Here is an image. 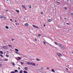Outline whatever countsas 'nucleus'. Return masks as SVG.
I'll list each match as a JSON object with an SVG mask.
<instances>
[{
    "label": "nucleus",
    "instance_id": "nucleus-15",
    "mask_svg": "<svg viewBox=\"0 0 73 73\" xmlns=\"http://www.w3.org/2000/svg\"><path fill=\"white\" fill-rule=\"evenodd\" d=\"M48 21H49V22H51V21H52V20L51 19H48Z\"/></svg>",
    "mask_w": 73,
    "mask_h": 73
},
{
    "label": "nucleus",
    "instance_id": "nucleus-31",
    "mask_svg": "<svg viewBox=\"0 0 73 73\" xmlns=\"http://www.w3.org/2000/svg\"><path fill=\"white\" fill-rule=\"evenodd\" d=\"M66 24H67V25H70V23H66Z\"/></svg>",
    "mask_w": 73,
    "mask_h": 73
},
{
    "label": "nucleus",
    "instance_id": "nucleus-44",
    "mask_svg": "<svg viewBox=\"0 0 73 73\" xmlns=\"http://www.w3.org/2000/svg\"><path fill=\"white\" fill-rule=\"evenodd\" d=\"M71 15H72V16H73V13H72Z\"/></svg>",
    "mask_w": 73,
    "mask_h": 73
},
{
    "label": "nucleus",
    "instance_id": "nucleus-29",
    "mask_svg": "<svg viewBox=\"0 0 73 73\" xmlns=\"http://www.w3.org/2000/svg\"><path fill=\"white\" fill-rule=\"evenodd\" d=\"M11 73H15V72L14 71H12L11 72Z\"/></svg>",
    "mask_w": 73,
    "mask_h": 73
},
{
    "label": "nucleus",
    "instance_id": "nucleus-6",
    "mask_svg": "<svg viewBox=\"0 0 73 73\" xmlns=\"http://www.w3.org/2000/svg\"><path fill=\"white\" fill-rule=\"evenodd\" d=\"M1 19H7V17L2 16Z\"/></svg>",
    "mask_w": 73,
    "mask_h": 73
},
{
    "label": "nucleus",
    "instance_id": "nucleus-40",
    "mask_svg": "<svg viewBox=\"0 0 73 73\" xmlns=\"http://www.w3.org/2000/svg\"><path fill=\"white\" fill-rule=\"evenodd\" d=\"M6 12H8V10H6Z\"/></svg>",
    "mask_w": 73,
    "mask_h": 73
},
{
    "label": "nucleus",
    "instance_id": "nucleus-24",
    "mask_svg": "<svg viewBox=\"0 0 73 73\" xmlns=\"http://www.w3.org/2000/svg\"><path fill=\"white\" fill-rule=\"evenodd\" d=\"M64 9L66 10H67V9H67V8H66V7H64Z\"/></svg>",
    "mask_w": 73,
    "mask_h": 73
},
{
    "label": "nucleus",
    "instance_id": "nucleus-53",
    "mask_svg": "<svg viewBox=\"0 0 73 73\" xmlns=\"http://www.w3.org/2000/svg\"><path fill=\"white\" fill-rule=\"evenodd\" d=\"M15 22H17V21L15 20Z\"/></svg>",
    "mask_w": 73,
    "mask_h": 73
},
{
    "label": "nucleus",
    "instance_id": "nucleus-51",
    "mask_svg": "<svg viewBox=\"0 0 73 73\" xmlns=\"http://www.w3.org/2000/svg\"><path fill=\"white\" fill-rule=\"evenodd\" d=\"M24 20H25V18H24Z\"/></svg>",
    "mask_w": 73,
    "mask_h": 73
},
{
    "label": "nucleus",
    "instance_id": "nucleus-39",
    "mask_svg": "<svg viewBox=\"0 0 73 73\" xmlns=\"http://www.w3.org/2000/svg\"><path fill=\"white\" fill-rule=\"evenodd\" d=\"M57 3H58V4H60V2H57Z\"/></svg>",
    "mask_w": 73,
    "mask_h": 73
},
{
    "label": "nucleus",
    "instance_id": "nucleus-3",
    "mask_svg": "<svg viewBox=\"0 0 73 73\" xmlns=\"http://www.w3.org/2000/svg\"><path fill=\"white\" fill-rule=\"evenodd\" d=\"M3 48L5 49H7L8 48H7V46H3Z\"/></svg>",
    "mask_w": 73,
    "mask_h": 73
},
{
    "label": "nucleus",
    "instance_id": "nucleus-19",
    "mask_svg": "<svg viewBox=\"0 0 73 73\" xmlns=\"http://www.w3.org/2000/svg\"><path fill=\"white\" fill-rule=\"evenodd\" d=\"M38 37H40L41 36V34H38Z\"/></svg>",
    "mask_w": 73,
    "mask_h": 73
},
{
    "label": "nucleus",
    "instance_id": "nucleus-11",
    "mask_svg": "<svg viewBox=\"0 0 73 73\" xmlns=\"http://www.w3.org/2000/svg\"><path fill=\"white\" fill-rule=\"evenodd\" d=\"M52 70V72H54V73H55V71H54V69H52L51 70Z\"/></svg>",
    "mask_w": 73,
    "mask_h": 73
},
{
    "label": "nucleus",
    "instance_id": "nucleus-32",
    "mask_svg": "<svg viewBox=\"0 0 73 73\" xmlns=\"http://www.w3.org/2000/svg\"><path fill=\"white\" fill-rule=\"evenodd\" d=\"M11 40H12V41H13L15 40V39H12Z\"/></svg>",
    "mask_w": 73,
    "mask_h": 73
},
{
    "label": "nucleus",
    "instance_id": "nucleus-28",
    "mask_svg": "<svg viewBox=\"0 0 73 73\" xmlns=\"http://www.w3.org/2000/svg\"><path fill=\"white\" fill-rule=\"evenodd\" d=\"M43 44H44V45L46 44V43H45V42H44V41L43 42Z\"/></svg>",
    "mask_w": 73,
    "mask_h": 73
},
{
    "label": "nucleus",
    "instance_id": "nucleus-37",
    "mask_svg": "<svg viewBox=\"0 0 73 73\" xmlns=\"http://www.w3.org/2000/svg\"><path fill=\"white\" fill-rule=\"evenodd\" d=\"M2 66V64H0V67H1Z\"/></svg>",
    "mask_w": 73,
    "mask_h": 73
},
{
    "label": "nucleus",
    "instance_id": "nucleus-49",
    "mask_svg": "<svg viewBox=\"0 0 73 73\" xmlns=\"http://www.w3.org/2000/svg\"><path fill=\"white\" fill-rule=\"evenodd\" d=\"M19 69H20V67L18 68Z\"/></svg>",
    "mask_w": 73,
    "mask_h": 73
},
{
    "label": "nucleus",
    "instance_id": "nucleus-25",
    "mask_svg": "<svg viewBox=\"0 0 73 73\" xmlns=\"http://www.w3.org/2000/svg\"><path fill=\"white\" fill-rule=\"evenodd\" d=\"M23 73V70H21L20 71V73Z\"/></svg>",
    "mask_w": 73,
    "mask_h": 73
},
{
    "label": "nucleus",
    "instance_id": "nucleus-58",
    "mask_svg": "<svg viewBox=\"0 0 73 73\" xmlns=\"http://www.w3.org/2000/svg\"><path fill=\"white\" fill-rule=\"evenodd\" d=\"M7 0V1H8V0Z\"/></svg>",
    "mask_w": 73,
    "mask_h": 73
},
{
    "label": "nucleus",
    "instance_id": "nucleus-18",
    "mask_svg": "<svg viewBox=\"0 0 73 73\" xmlns=\"http://www.w3.org/2000/svg\"><path fill=\"white\" fill-rule=\"evenodd\" d=\"M16 11L17 12V13H19V11L18 10H16Z\"/></svg>",
    "mask_w": 73,
    "mask_h": 73
},
{
    "label": "nucleus",
    "instance_id": "nucleus-22",
    "mask_svg": "<svg viewBox=\"0 0 73 73\" xmlns=\"http://www.w3.org/2000/svg\"><path fill=\"white\" fill-rule=\"evenodd\" d=\"M4 61H8V59H5L4 60Z\"/></svg>",
    "mask_w": 73,
    "mask_h": 73
},
{
    "label": "nucleus",
    "instance_id": "nucleus-38",
    "mask_svg": "<svg viewBox=\"0 0 73 73\" xmlns=\"http://www.w3.org/2000/svg\"><path fill=\"white\" fill-rule=\"evenodd\" d=\"M35 41H37V39H35Z\"/></svg>",
    "mask_w": 73,
    "mask_h": 73
},
{
    "label": "nucleus",
    "instance_id": "nucleus-43",
    "mask_svg": "<svg viewBox=\"0 0 73 73\" xmlns=\"http://www.w3.org/2000/svg\"><path fill=\"white\" fill-rule=\"evenodd\" d=\"M0 56H1V57H3V56L2 55H1Z\"/></svg>",
    "mask_w": 73,
    "mask_h": 73
},
{
    "label": "nucleus",
    "instance_id": "nucleus-54",
    "mask_svg": "<svg viewBox=\"0 0 73 73\" xmlns=\"http://www.w3.org/2000/svg\"><path fill=\"white\" fill-rule=\"evenodd\" d=\"M10 21H12V19H10Z\"/></svg>",
    "mask_w": 73,
    "mask_h": 73
},
{
    "label": "nucleus",
    "instance_id": "nucleus-41",
    "mask_svg": "<svg viewBox=\"0 0 73 73\" xmlns=\"http://www.w3.org/2000/svg\"><path fill=\"white\" fill-rule=\"evenodd\" d=\"M41 15L43 14V12H41Z\"/></svg>",
    "mask_w": 73,
    "mask_h": 73
},
{
    "label": "nucleus",
    "instance_id": "nucleus-4",
    "mask_svg": "<svg viewBox=\"0 0 73 73\" xmlns=\"http://www.w3.org/2000/svg\"><path fill=\"white\" fill-rule=\"evenodd\" d=\"M33 27L34 28H38V26H35L34 25H33Z\"/></svg>",
    "mask_w": 73,
    "mask_h": 73
},
{
    "label": "nucleus",
    "instance_id": "nucleus-8",
    "mask_svg": "<svg viewBox=\"0 0 73 73\" xmlns=\"http://www.w3.org/2000/svg\"><path fill=\"white\" fill-rule=\"evenodd\" d=\"M24 69L26 70H27L28 69V67H26L24 68Z\"/></svg>",
    "mask_w": 73,
    "mask_h": 73
},
{
    "label": "nucleus",
    "instance_id": "nucleus-35",
    "mask_svg": "<svg viewBox=\"0 0 73 73\" xmlns=\"http://www.w3.org/2000/svg\"><path fill=\"white\" fill-rule=\"evenodd\" d=\"M16 60H19V58H16Z\"/></svg>",
    "mask_w": 73,
    "mask_h": 73
},
{
    "label": "nucleus",
    "instance_id": "nucleus-59",
    "mask_svg": "<svg viewBox=\"0 0 73 73\" xmlns=\"http://www.w3.org/2000/svg\"><path fill=\"white\" fill-rule=\"evenodd\" d=\"M12 22H13V21H12Z\"/></svg>",
    "mask_w": 73,
    "mask_h": 73
},
{
    "label": "nucleus",
    "instance_id": "nucleus-5",
    "mask_svg": "<svg viewBox=\"0 0 73 73\" xmlns=\"http://www.w3.org/2000/svg\"><path fill=\"white\" fill-rule=\"evenodd\" d=\"M31 65H33V66H35L36 65L33 62H31Z\"/></svg>",
    "mask_w": 73,
    "mask_h": 73
},
{
    "label": "nucleus",
    "instance_id": "nucleus-42",
    "mask_svg": "<svg viewBox=\"0 0 73 73\" xmlns=\"http://www.w3.org/2000/svg\"><path fill=\"white\" fill-rule=\"evenodd\" d=\"M31 7H32V6H30V8H31Z\"/></svg>",
    "mask_w": 73,
    "mask_h": 73
},
{
    "label": "nucleus",
    "instance_id": "nucleus-57",
    "mask_svg": "<svg viewBox=\"0 0 73 73\" xmlns=\"http://www.w3.org/2000/svg\"><path fill=\"white\" fill-rule=\"evenodd\" d=\"M15 19H17V18H16V17L15 18Z\"/></svg>",
    "mask_w": 73,
    "mask_h": 73
},
{
    "label": "nucleus",
    "instance_id": "nucleus-13",
    "mask_svg": "<svg viewBox=\"0 0 73 73\" xmlns=\"http://www.w3.org/2000/svg\"><path fill=\"white\" fill-rule=\"evenodd\" d=\"M1 54H3V51H0Z\"/></svg>",
    "mask_w": 73,
    "mask_h": 73
},
{
    "label": "nucleus",
    "instance_id": "nucleus-45",
    "mask_svg": "<svg viewBox=\"0 0 73 73\" xmlns=\"http://www.w3.org/2000/svg\"><path fill=\"white\" fill-rule=\"evenodd\" d=\"M1 16H2L0 15V18H1Z\"/></svg>",
    "mask_w": 73,
    "mask_h": 73
},
{
    "label": "nucleus",
    "instance_id": "nucleus-12",
    "mask_svg": "<svg viewBox=\"0 0 73 73\" xmlns=\"http://www.w3.org/2000/svg\"><path fill=\"white\" fill-rule=\"evenodd\" d=\"M36 61H41V60L38 59V58H36Z\"/></svg>",
    "mask_w": 73,
    "mask_h": 73
},
{
    "label": "nucleus",
    "instance_id": "nucleus-10",
    "mask_svg": "<svg viewBox=\"0 0 73 73\" xmlns=\"http://www.w3.org/2000/svg\"><path fill=\"white\" fill-rule=\"evenodd\" d=\"M15 51H16V52H19V50H18V49H17V48H15Z\"/></svg>",
    "mask_w": 73,
    "mask_h": 73
},
{
    "label": "nucleus",
    "instance_id": "nucleus-33",
    "mask_svg": "<svg viewBox=\"0 0 73 73\" xmlns=\"http://www.w3.org/2000/svg\"><path fill=\"white\" fill-rule=\"evenodd\" d=\"M54 43L56 44V45H57V43L56 42H55Z\"/></svg>",
    "mask_w": 73,
    "mask_h": 73
},
{
    "label": "nucleus",
    "instance_id": "nucleus-61",
    "mask_svg": "<svg viewBox=\"0 0 73 73\" xmlns=\"http://www.w3.org/2000/svg\"><path fill=\"white\" fill-rule=\"evenodd\" d=\"M21 55H22V54H21Z\"/></svg>",
    "mask_w": 73,
    "mask_h": 73
},
{
    "label": "nucleus",
    "instance_id": "nucleus-30",
    "mask_svg": "<svg viewBox=\"0 0 73 73\" xmlns=\"http://www.w3.org/2000/svg\"><path fill=\"white\" fill-rule=\"evenodd\" d=\"M6 57H9V56L8 55H6Z\"/></svg>",
    "mask_w": 73,
    "mask_h": 73
},
{
    "label": "nucleus",
    "instance_id": "nucleus-14",
    "mask_svg": "<svg viewBox=\"0 0 73 73\" xmlns=\"http://www.w3.org/2000/svg\"><path fill=\"white\" fill-rule=\"evenodd\" d=\"M31 63L32 62H28V64H29V65H31Z\"/></svg>",
    "mask_w": 73,
    "mask_h": 73
},
{
    "label": "nucleus",
    "instance_id": "nucleus-21",
    "mask_svg": "<svg viewBox=\"0 0 73 73\" xmlns=\"http://www.w3.org/2000/svg\"><path fill=\"white\" fill-rule=\"evenodd\" d=\"M5 28H6V29H9V28L7 26H6Z\"/></svg>",
    "mask_w": 73,
    "mask_h": 73
},
{
    "label": "nucleus",
    "instance_id": "nucleus-60",
    "mask_svg": "<svg viewBox=\"0 0 73 73\" xmlns=\"http://www.w3.org/2000/svg\"><path fill=\"white\" fill-rule=\"evenodd\" d=\"M72 54H73V52H72Z\"/></svg>",
    "mask_w": 73,
    "mask_h": 73
},
{
    "label": "nucleus",
    "instance_id": "nucleus-26",
    "mask_svg": "<svg viewBox=\"0 0 73 73\" xmlns=\"http://www.w3.org/2000/svg\"><path fill=\"white\" fill-rule=\"evenodd\" d=\"M21 64H22V65H23L24 64V63L23 62H21Z\"/></svg>",
    "mask_w": 73,
    "mask_h": 73
},
{
    "label": "nucleus",
    "instance_id": "nucleus-17",
    "mask_svg": "<svg viewBox=\"0 0 73 73\" xmlns=\"http://www.w3.org/2000/svg\"><path fill=\"white\" fill-rule=\"evenodd\" d=\"M15 24H16V25H19V23H16Z\"/></svg>",
    "mask_w": 73,
    "mask_h": 73
},
{
    "label": "nucleus",
    "instance_id": "nucleus-7",
    "mask_svg": "<svg viewBox=\"0 0 73 73\" xmlns=\"http://www.w3.org/2000/svg\"><path fill=\"white\" fill-rule=\"evenodd\" d=\"M25 26H26V27H28V26H29V25H28V23H26V24H25Z\"/></svg>",
    "mask_w": 73,
    "mask_h": 73
},
{
    "label": "nucleus",
    "instance_id": "nucleus-23",
    "mask_svg": "<svg viewBox=\"0 0 73 73\" xmlns=\"http://www.w3.org/2000/svg\"><path fill=\"white\" fill-rule=\"evenodd\" d=\"M15 72H18V70H15Z\"/></svg>",
    "mask_w": 73,
    "mask_h": 73
},
{
    "label": "nucleus",
    "instance_id": "nucleus-16",
    "mask_svg": "<svg viewBox=\"0 0 73 73\" xmlns=\"http://www.w3.org/2000/svg\"><path fill=\"white\" fill-rule=\"evenodd\" d=\"M23 73H28V72L26 71H24Z\"/></svg>",
    "mask_w": 73,
    "mask_h": 73
},
{
    "label": "nucleus",
    "instance_id": "nucleus-1",
    "mask_svg": "<svg viewBox=\"0 0 73 73\" xmlns=\"http://www.w3.org/2000/svg\"><path fill=\"white\" fill-rule=\"evenodd\" d=\"M60 46V47H61V48H62V49H65V47H64V46L63 45H62L60 43H59L58 44Z\"/></svg>",
    "mask_w": 73,
    "mask_h": 73
},
{
    "label": "nucleus",
    "instance_id": "nucleus-52",
    "mask_svg": "<svg viewBox=\"0 0 73 73\" xmlns=\"http://www.w3.org/2000/svg\"><path fill=\"white\" fill-rule=\"evenodd\" d=\"M49 42H50V40H49Z\"/></svg>",
    "mask_w": 73,
    "mask_h": 73
},
{
    "label": "nucleus",
    "instance_id": "nucleus-50",
    "mask_svg": "<svg viewBox=\"0 0 73 73\" xmlns=\"http://www.w3.org/2000/svg\"><path fill=\"white\" fill-rule=\"evenodd\" d=\"M64 20H66V18H64Z\"/></svg>",
    "mask_w": 73,
    "mask_h": 73
},
{
    "label": "nucleus",
    "instance_id": "nucleus-47",
    "mask_svg": "<svg viewBox=\"0 0 73 73\" xmlns=\"http://www.w3.org/2000/svg\"><path fill=\"white\" fill-rule=\"evenodd\" d=\"M44 27H45V26H46V25H45V24H44Z\"/></svg>",
    "mask_w": 73,
    "mask_h": 73
},
{
    "label": "nucleus",
    "instance_id": "nucleus-55",
    "mask_svg": "<svg viewBox=\"0 0 73 73\" xmlns=\"http://www.w3.org/2000/svg\"><path fill=\"white\" fill-rule=\"evenodd\" d=\"M41 69H43V67H42Z\"/></svg>",
    "mask_w": 73,
    "mask_h": 73
},
{
    "label": "nucleus",
    "instance_id": "nucleus-9",
    "mask_svg": "<svg viewBox=\"0 0 73 73\" xmlns=\"http://www.w3.org/2000/svg\"><path fill=\"white\" fill-rule=\"evenodd\" d=\"M22 7H23V8L24 9H25V6H24V5H22Z\"/></svg>",
    "mask_w": 73,
    "mask_h": 73
},
{
    "label": "nucleus",
    "instance_id": "nucleus-36",
    "mask_svg": "<svg viewBox=\"0 0 73 73\" xmlns=\"http://www.w3.org/2000/svg\"><path fill=\"white\" fill-rule=\"evenodd\" d=\"M15 53H17L18 54H19V53H18V52H15Z\"/></svg>",
    "mask_w": 73,
    "mask_h": 73
},
{
    "label": "nucleus",
    "instance_id": "nucleus-34",
    "mask_svg": "<svg viewBox=\"0 0 73 73\" xmlns=\"http://www.w3.org/2000/svg\"><path fill=\"white\" fill-rule=\"evenodd\" d=\"M18 58L19 60H20V59H21V58H20V57H19Z\"/></svg>",
    "mask_w": 73,
    "mask_h": 73
},
{
    "label": "nucleus",
    "instance_id": "nucleus-56",
    "mask_svg": "<svg viewBox=\"0 0 73 73\" xmlns=\"http://www.w3.org/2000/svg\"><path fill=\"white\" fill-rule=\"evenodd\" d=\"M47 68L48 69H49V68Z\"/></svg>",
    "mask_w": 73,
    "mask_h": 73
},
{
    "label": "nucleus",
    "instance_id": "nucleus-20",
    "mask_svg": "<svg viewBox=\"0 0 73 73\" xmlns=\"http://www.w3.org/2000/svg\"><path fill=\"white\" fill-rule=\"evenodd\" d=\"M12 64L13 65H14V66H15V64L13 62L12 63Z\"/></svg>",
    "mask_w": 73,
    "mask_h": 73
},
{
    "label": "nucleus",
    "instance_id": "nucleus-27",
    "mask_svg": "<svg viewBox=\"0 0 73 73\" xmlns=\"http://www.w3.org/2000/svg\"><path fill=\"white\" fill-rule=\"evenodd\" d=\"M8 45V46H10V47H12V45H11L9 44Z\"/></svg>",
    "mask_w": 73,
    "mask_h": 73
},
{
    "label": "nucleus",
    "instance_id": "nucleus-48",
    "mask_svg": "<svg viewBox=\"0 0 73 73\" xmlns=\"http://www.w3.org/2000/svg\"><path fill=\"white\" fill-rule=\"evenodd\" d=\"M66 70H67L68 71V69L67 68H66Z\"/></svg>",
    "mask_w": 73,
    "mask_h": 73
},
{
    "label": "nucleus",
    "instance_id": "nucleus-46",
    "mask_svg": "<svg viewBox=\"0 0 73 73\" xmlns=\"http://www.w3.org/2000/svg\"><path fill=\"white\" fill-rule=\"evenodd\" d=\"M0 61H3V60L1 59H0Z\"/></svg>",
    "mask_w": 73,
    "mask_h": 73
},
{
    "label": "nucleus",
    "instance_id": "nucleus-2",
    "mask_svg": "<svg viewBox=\"0 0 73 73\" xmlns=\"http://www.w3.org/2000/svg\"><path fill=\"white\" fill-rule=\"evenodd\" d=\"M56 54L57 55H58V56L60 57H62V55L60 53H56Z\"/></svg>",
    "mask_w": 73,
    "mask_h": 73
}]
</instances>
